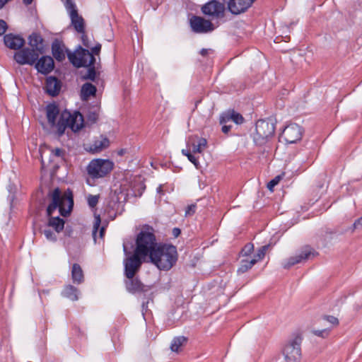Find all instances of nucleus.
I'll return each mask as SVG.
<instances>
[{
  "mask_svg": "<svg viewBox=\"0 0 362 362\" xmlns=\"http://www.w3.org/2000/svg\"><path fill=\"white\" fill-rule=\"evenodd\" d=\"M149 259L160 270L168 271L177 262V248L173 245L160 243Z\"/></svg>",
  "mask_w": 362,
  "mask_h": 362,
  "instance_id": "nucleus-1",
  "label": "nucleus"
},
{
  "mask_svg": "<svg viewBox=\"0 0 362 362\" xmlns=\"http://www.w3.org/2000/svg\"><path fill=\"white\" fill-rule=\"evenodd\" d=\"M135 243L136 247L134 252L145 259L149 258L159 245L157 243L153 228L148 225H145L138 233Z\"/></svg>",
  "mask_w": 362,
  "mask_h": 362,
  "instance_id": "nucleus-2",
  "label": "nucleus"
},
{
  "mask_svg": "<svg viewBox=\"0 0 362 362\" xmlns=\"http://www.w3.org/2000/svg\"><path fill=\"white\" fill-rule=\"evenodd\" d=\"M47 196L50 198L51 202L46 209V215L47 218L46 226L53 228L55 233H59L64 228L65 221L59 216H53L54 212L56 211L57 206H59L61 202L59 188L57 187L54 190L49 192Z\"/></svg>",
  "mask_w": 362,
  "mask_h": 362,
  "instance_id": "nucleus-3",
  "label": "nucleus"
},
{
  "mask_svg": "<svg viewBox=\"0 0 362 362\" xmlns=\"http://www.w3.org/2000/svg\"><path fill=\"white\" fill-rule=\"evenodd\" d=\"M83 118L81 113L75 112L71 115L70 112L65 111L61 114L57 124L58 136L63 135L67 127H69L74 132H77L83 127Z\"/></svg>",
  "mask_w": 362,
  "mask_h": 362,
  "instance_id": "nucleus-4",
  "label": "nucleus"
},
{
  "mask_svg": "<svg viewBox=\"0 0 362 362\" xmlns=\"http://www.w3.org/2000/svg\"><path fill=\"white\" fill-rule=\"evenodd\" d=\"M123 251L126 257L124 259V275L127 279L134 277L140 271L145 258L127 250L125 243L123 244Z\"/></svg>",
  "mask_w": 362,
  "mask_h": 362,
  "instance_id": "nucleus-5",
  "label": "nucleus"
},
{
  "mask_svg": "<svg viewBox=\"0 0 362 362\" xmlns=\"http://www.w3.org/2000/svg\"><path fill=\"white\" fill-rule=\"evenodd\" d=\"M253 139L257 145L265 144L275 132V124L272 120L260 119L256 123Z\"/></svg>",
  "mask_w": 362,
  "mask_h": 362,
  "instance_id": "nucleus-6",
  "label": "nucleus"
},
{
  "mask_svg": "<svg viewBox=\"0 0 362 362\" xmlns=\"http://www.w3.org/2000/svg\"><path fill=\"white\" fill-rule=\"evenodd\" d=\"M302 341V337L297 334L285 344L282 353L286 362H298L300 360Z\"/></svg>",
  "mask_w": 362,
  "mask_h": 362,
  "instance_id": "nucleus-7",
  "label": "nucleus"
},
{
  "mask_svg": "<svg viewBox=\"0 0 362 362\" xmlns=\"http://www.w3.org/2000/svg\"><path fill=\"white\" fill-rule=\"evenodd\" d=\"M70 62L76 67H86L95 64V57L88 49L79 47L74 52H67Z\"/></svg>",
  "mask_w": 362,
  "mask_h": 362,
  "instance_id": "nucleus-8",
  "label": "nucleus"
},
{
  "mask_svg": "<svg viewBox=\"0 0 362 362\" xmlns=\"http://www.w3.org/2000/svg\"><path fill=\"white\" fill-rule=\"evenodd\" d=\"M114 165L110 160L98 158L90 161L87 170L93 178H100L109 174L113 170Z\"/></svg>",
  "mask_w": 362,
  "mask_h": 362,
  "instance_id": "nucleus-9",
  "label": "nucleus"
},
{
  "mask_svg": "<svg viewBox=\"0 0 362 362\" xmlns=\"http://www.w3.org/2000/svg\"><path fill=\"white\" fill-rule=\"evenodd\" d=\"M128 187L132 188L134 196L140 197L145 189L146 186L144 185V182H127L124 185H122V182H115L114 185L110 187V189L112 192H114V194L117 196V200H119L122 197L125 198L127 195H129V192H125V191H128Z\"/></svg>",
  "mask_w": 362,
  "mask_h": 362,
  "instance_id": "nucleus-10",
  "label": "nucleus"
},
{
  "mask_svg": "<svg viewBox=\"0 0 362 362\" xmlns=\"http://www.w3.org/2000/svg\"><path fill=\"white\" fill-rule=\"evenodd\" d=\"M65 8L71 18V25L78 33H85V21L78 13L76 5L74 0H66Z\"/></svg>",
  "mask_w": 362,
  "mask_h": 362,
  "instance_id": "nucleus-11",
  "label": "nucleus"
},
{
  "mask_svg": "<svg viewBox=\"0 0 362 362\" xmlns=\"http://www.w3.org/2000/svg\"><path fill=\"white\" fill-rule=\"evenodd\" d=\"M317 255L318 253L315 252L313 248L309 245H305L301 249L299 254L289 257L283 264V267L286 269H288L296 264L314 258Z\"/></svg>",
  "mask_w": 362,
  "mask_h": 362,
  "instance_id": "nucleus-12",
  "label": "nucleus"
},
{
  "mask_svg": "<svg viewBox=\"0 0 362 362\" xmlns=\"http://www.w3.org/2000/svg\"><path fill=\"white\" fill-rule=\"evenodd\" d=\"M225 11V5L216 0L210 1L202 7V13L212 19L223 18Z\"/></svg>",
  "mask_w": 362,
  "mask_h": 362,
  "instance_id": "nucleus-13",
  "label": "nucleus"
},
{
  "mask_svg": "<svg viewBox=\"0 0 362 362\" xmlns=\"http://www.w3.org/2000/svg\"><path fill=\"white\" fill-rule=\"evenodd\" d=\"M15 61L21 65H33L39 58V53L34 49L23 48L14 54Z\"/></svg>",
  "mask_w": 362,
  "mask_h": 362,
  "instance_id": "nucleus-14",
  "label": "nucleus"
},
{
  "mask_svg": "<svg viewBox=\"0 0 362 362\" xmlns=\"http://www.w3.org/2000/svg\"><path fill=\"white\" fill-rule=\"evenodd\" d=\"M190 26L197 33H206L214 29L213 23L209 20L197 16H193L190 18Z\"/></svg>",
  "mask_w": 362,
  "mask_h": 362,
  "instance_id": "nucleus-15",
  "label": "nucleus"
},
{
  "mask_svg": "<svg viewBox=\"0 0 362 362\" xmlns=\"http://www.w3.org/2000/svg\"><path fill=\"white\" fill-rule=\"evenodd\" d=\"M124 284L126 290L132 293H145L151 288V286L144 284L138 277H132L131 279H124Z\"/></svg>",
  "mask_w": 362,
  "mask_h": 362,
  "instance_id": "nucleus-16",
  "label": "nucleus"
},
{
  "mask_svg": "<svg viewBox=\"0 0 362 362\" xmlns=\"http://www.w3.org/2000/svg\"><path fill=\"white\" fill-rule=\"evenodd\" d=\"M302 135V128L296 124H291L285 127L281 136L287 143L293 144L299 141Z\"/></svg>",
  "mask_w": 362,
  "mask_h": 362,
  "instance_id": "nucleus-17",
  "label": "nucleus"
},
{
  "mask_svg": "<svg viewBox=\"0 0 362 362\" xmlns=\"http://www.w3.org/2000/svg\"><path fill=\"white\" fill-rule=\"evenodd\" d=\"M255 0H230L228 2V11L234 14L238 15L246 11Z\"/></svg>",
  "mask_w": 362,
  "mask_h": 362,
  "instance_id": "nucleus-18",
  "label": "nucleus"
},
{
  "mask_svg": "<svg viewBox=\"0 0 362 362\" xmlns=\"http://www.w3.org/2000/svg\"><path fill=\"white\" fill-rule=\"evenodd\" d=\"M34 64L37 71L42 74L50 73L54 67V60L49 56L42 57Z\"/></svg>",
  "mask_w": 362,
  "mask_h": 362,
  "instance_id": "nucleus-19",
  "label": "nucleus"
},
{
  "mask_svg": "<svg viewBox=\"0 0 362 362\" xmlns=\"http://www.w3.org/2000/svg\"><path fill=\"white\" fill-rule=\"evenodd\" d=\"M5 45L11 49H20L25 44V40L20 35L12 33L6 34L4 37Z\"/></svg>",
  "mask_w": 362,
  "mask_h": 362,
  "instance_id": "nucleus-20",
  "label": "nucleus"
},
{
  "mask_svg": "<svg viewBox=\"0 0 362 362\" xmlns=\"http://www.w3.org/2000/svg\"><path fill=\"white\" fill-rule=\"evenodd\" d=\"M110 146V141L106 136L101 135L94 140L86 149L92 153H98L107 148Z\"/></svg>",
  "mask_w": 362,
  "mask_h": 362,
  "instance_id": "nucleus-21",
  "label": "nucleus"
},
{
  "mask_svg": "<svg viewBox=\"0 0 362 362\" xmlns=\"http://www.w3.org/2000/svg\"><path fill=\"white\" fill-rule=\"evenodd\" d=\"M233 121L237 124H241L244 122L245 119L240 113L233 110H229L223 112L220 117V124H223Z\"/></svg>",
  "mask_w": 362,
  "mask_h": 362,
  "instance_id": "nucleus-22",
  "label": "nucleus"
},
{
  "mask_svg": "<svg viewBox=\"0 0 362 362\" xmlns=\"http://www.w3.org/2000/svg\"><path fill=\"white\" fill-rule=\"evenodd\" d=\"M59 115V106L55 103H50L46 106V116L48 123L51 127H56V119Z\"/></svg>",
  "mask_w": 362,
  "mask_h": 362,
  "instance_id": "nucleus-23",
  "label": "nucleus"
},
{
  "mask_svg": "<svg viewBox=\"0 0 362 362\" xmlns=\"http://www.w3.org/2000/svg\"><path fill=\"white\" fill-rule=\"evenodd\" d=\"M61 82L54 76H49L46 79V91L52 95L56 96L59 93Z\"/></svg>",
  "mask_w": 362,
  "mask_h": 362,
  "instance_id": "nucleus-24",
  "label": "nucleus"
},
{
  "mask_svg": "<svg viewBox=\"0 0 362 362\" xmlns=\"http://www.w3.org/2000/svg\"><path fill=\"white\" fill-rule=\"evenodd\" d=\"M52 52L54 57L58 62H62L65 59V47L59 41L55 40L52 45ZM69 52L66 50V52Z\"/></svg>",
  "mask_w": 362,
  "mask_h": 362,
  "instance_id": "nucleus-25",
  "label": "nucleus"
},
{
  "mask_svg": "<svg viewBox=\"0 0 362 362\" xmlns=\"http://www.w3.org/2000/svg\"><path fill=\"white\" fill-rule=\"evenodd\" d=\"M71 279L74 284H81L84 281L83 272L81 266L74 263L71 269Z\"/></svg>",
  "mask_w": 362,
  "mask_h": 362,
  "instance_id": "nucleus-26",
  "label": "nucleus"
},
{
  "mask_svg": "<svg viewBox=\"0 0 362 362\" xmlns=\"http://www.w3.org/2000/svg\"><path fill=\"white\" fill-rule=\"evenodd\" d=\"M42 42L43 39L37 33H33L29 37V45L32 47V49H34L39 54L42 53Z\"/></svg>",
  "mask_w": 362,
  "mask_h": 362,
  "instance_id": "nucleus-27",
  "label": "nucleus"
},
{
  "mask_svg": "<svg viewBox=\"0 0 362 362\" xmlns=\"http://www.w3.org/2000/svg\"><path fill=\"white\" fill-rule=\"evenodd\" d=\"M97 91L96 87L90 83H86L81 87V98L87 100L90 96H94Z\"/></svg>",
  "mask_w": 362,
  "mask_h": 362,
  "instance_id": "nucleus-28",
  "label": "nucleus"
},
{
  "mask_svg": "<svg viewBox=\"0 0 362 362\" xmlns=\"http://www.w3.org/2000/svg\"><path fill=\"white\" fill-rule=\"evenodd\" d=\"M78 289L70 284L66 286L62 291V296L72 301H76L78 299Z\"/></svg>",
  "mask_w": 362,
  "mask_h": 362,
  "instance_id": "nucleus-29",
  "label": "nucleus"
},
{
  "mask_svg": "<svg viewBox=\"0 0 362 362\" xmlns=\"http://www.w3.org/2000/svg\"><path fill=\"white\" fill-rule=\"evenodd\" d=\"M101 219L100 215H95V221L93 224V238L94 241L96 242L97 233L99 230V236L100 238H103L105 235V226H101Z\"/></svg>",
  "mask_w": 362,
  "mask_h": 362,
  "instance_id": "nucleus-30",
  "label": "nucleus"
},
{
  "mask_svg": "<svg viewBox=\"0 0 362 362\" xmlns=\"http://www.w3.org/2000/svg\"><path fill=\"white\" fill-rule=\"evenodd\" d=\"M188 339L184 336L174 337L171 344L170 349L173 352H179L180 346L185 345L187 342Z\"/></svg>",
  "mask_w": 362,
  "mask_h": 362,
  "instance_id": "nucleus-31",
  "label": "nucleus"
},
{
  "mask_svg": "<svg viewBox=\"0 0 362 362\" xmlns=\"http://www.w3.org/2000/svg\"><path fill=\"white\" fill-rule=\"evenodd\" d=\"M68 199H69V209H66L63 206V199L62 197V192H60V202H60L59 206H57V209H59V214L63 217L69 216L72 211V209H73L74 200H73L72 197H69Z\"/></svg>",
  "mask_w": 362,
  "mask_h": 362,
  "instance_id": "nucleus-32",
  "label": "nucleus"
},
{
  "mask_svg": "<svg viewBox=\"0 0 362 362\" xmlns=\"http://www.w3.org/2000/svg\"><path fill=\"white\" fill-rule=\"evenodd\" d=\"M257 262V259L253 258L250 260L248 259H243L241 261L240 267L238 269V273L243 274L247 272L249 269H250L253 265H255Z\"/></svg>",
  "mask_w": 362,
  "mask_h": 362,
  "instance_id": "nucleus-33",
  "label": "nucleus"
},
{
  "mask_svg": "<svg viewBox=\"0 0 362 362\" xmlns=\"http://www.w3.org/2000/svg\"><path fill=\"white\" fill-rule=\"evenodd\" d=\"M207 141L204 138H199L197 144H192V153H201L204 149L206 147Z\"/></svg>",
  "mask_w": 362,
  "mask_h": 362,
  "instance_id": "nucleus-34",
  "label": "nucleus"
},
{
  "mask_svg": "<svg viewBox=\"0 0 362 362\" xmlns=\"http://www.w3.org/2000/svg\"><path fill=\"white\" fill-rule=\"evenodd\" d=\"M293 177V173L288 168V165L286 166L284 170L279 175L276 176L271 181H280L283 179L285 180H291Z\"/></svg>",
  "mask_w": 362,
  "mask_h": 362,
  "instance_id": "nucleus-35",
  "label": "nucleus"
},
{
  "mask_svg": "<svg viewBox=\"0 0 362 362\" xmlns=\"http://www.w3.org/2000/svg\"><path fill=\"white\" fill-rule=\"evenodd\" d=\"M335 234H337V230L327 228L320 237V239L322 241V245L325 246L327 243L332 239L333 235Z\"/></svg>",
  "mask_w": 362,
  "mask_h": 362,
  "instance_id": "nucleus-36",
  "label": "nucleus"
},
{
  "mask_svg": "<svg viewBox=\"0 0 362 362\" xmlns=\"http://www.w3.org/2000/svg\"><path fill=\"white\" fill-rule=\"evenodd\" d=\"M100 107H96L88 111L87 119L91 123H95L99 118Z\"/></svg>",
  "mask_w": 362,
  "mask_h": 362,
  "instance_id": "nucleus-37",
  "label": "nucleus"
},
{
  "mask_svg": "<svg viewBox=\"0 0 362 362\" xmlns=\"http://www.w3.org/2000/svg\"><path fill=\"white\" fill-rule=\"evenodd\" d=\"M40 232L45 235L46 238L48 240L52 242H56L57 240V237L56 235L57 233L51 230V229L49 227H47L45 226V228H40Z\"/></svg>",
  "mask_w": 362,
  "mask_h": 362,
  "instance_id": "nucleus-38",
  "label": "nucleus"
},
{
  "mask_svg": "<svg viewBox=\"0 0 362 362\" xmlns=\"http://www.w3.org/2000/svg\"><path fill=\"white\" fill-rule=\"evenodd\" d=\"M88 69L87 74L85 76H83V79L95 81V76H96V72H95L96 67L95 66L94 64H93L90 66H88Z\"/></svg>",
  "mask_w": 362,
  "mask_h": 362,
  "instance_id": "nucleus-39",
  "label": "nucleus"
},
{
  "mask_svg": "<svg viewBox=\"0 0 362 362\" xmlns=\"http://www.w3.org/2000/svg\"><path fill=\"white\" fill-rule=\"evenodd\" d=\"M270 246H271L270 244H268V245H263L259 248V250H257V252L255 255V259H257V262L259 260L262 259L264 257L265 254H266L267 251L268 250V249L270 247Z\"/></svg>",
  "mask_w": 362,
  "mask_h": 362,
  "instance_id": "nucleus-40",
  "label": "nucleus"
},
{
  "mask_svg": "<svg viewBox=\"0 0 362 362\" xmlns=\"http://www.w3.org/2000/svg\"><path fill=\"white\" fill-rule=\"evenodd\" d=\"M254 250V245L252 243H247L242 249L240 253L243 256L250 255Z\"/></svg>",
  "mask_w": 362,
  "mask_h": 362,
  "instance_id": "nucleus-41",
  "label": "nucleus"
},
{
  "mask_svg": "<svg viewBox=\"0 0 362 362\" xmlns=\"http://www.w3.org/2000/svg\"><path fill=\"white\" fill-rule=\"evenodd\" d=\"M99 195L89 194L88 197V204L90 208H94L98 203Z\"/></svg>",
  "mask_w": 362,
  "mask_h": 362,
  "instance_id": "nucleus-42",
  "label": "nucleus"
},
{
  "mask_svg": "<svg viewBox=\"0 0 362 362\" xmlns=\"http://www.w3.org/2000/svg\"><path fill=\"white\" fill-rule=\"evenodd\" d=\"M197 205L195 204H192L188 205L185 210V216H191L194 215L196 212Z\"/></svg>",
  "mask_w": 362,
  "mask_h": 362,
  "instance_id": "nucleus-43",
  "label": "nucleus"
},
{
  "mask_svg": "<svg viewBox=\"0 0 362 362\" xmlns=\"http://www.w3.org/2000/svg\"><path fill=\"white\" fill-rule=\"evenodd\" d=\"M313 333L317 337L326 338L329 335V330L327 329H324L322 330H313Z\"/></svg>",
  "mask_w": 362,
  "mask_h": 362,
  "instance_id": "nucleus-44",
  "label": "nucleus"
},
{
  "mask_svg": "<svg viewBox=\"0 0 362 362\" xmlns=\"http://www.w3.org/2000/svg\"><path fill=\"white\" fill-rule=\"evenodd\" d=\"M323 319L331 323L332 325H337L339 324V320L337 317L332 315H325Z\"/></svg>",
  "mask_w": 362,
  "mask_h": 362,
  "instance_id": "nucleus-45",
  "label": "nucleus"
},
{
  "mask_svg": "<svg viewBox=\"0 0 362 362\" xmlns=\"http://www.w3.org/2000/svg\"><path fill=\"white\" fill-rule=\"evenodd\" d=\"M101 49V45L100 43H98L95 45L93 47L91 48V52L92 54L94 55H99Z\"/></svg>",
  "mask_w": 362,
  "mask_h": 362,
  "instance_id": "nucleus-46",
  "label": "nucleus"
},
{
  "mask_svg": "<svg viewBox=\"0 0 362 362\" xmlns=\"http://www.w3.org/2000/svg\"><path fill=\"white\" fill-rule=\"evenodd\" d=\"M52 153L57 157H62L64 154V151L61 148H56L52 150Z\"/></svg>",
  "mask_w": 362,
  "mask_h": 362,
  "instance_id": "nucleus-47",
  "label": "nucleus"
},
{
  "mask_svg": "<svg viewBox=\"0 0 362 362\" xmlns=\"http://www.w3.org/2000/svg\"><path fill=\"white\" fill-rule=\"evenodd\" d=\"M7 29V24L4 21L0 19V35H2L5 33Z\"/></svg>",
  "mask_w": 362,
  "mask_h": 362,
  "instance_id": "nucleus-48",
  "label": "nucleus"
},
{
  "mask_svg": "<svg viewBox=\"0 0 362 362\" xmlns=\"http://www.w3.org/2000/svg\"><path fill=\"white\" fill-rule=\"evenodd\" d=\"M187 158L189 159V160L190 162H192L196 166V168H198V166H199L198 159L192 153L190 154H189V156H187Z\"/></svg>",
  "mask_w": 362,
  "mask_h": 362,
  "instance_id": "nucleus-49",
  "label": "nucleus"
},
{
  "mask_svg": "<svg viewBox=\"0 0 362 362\" xmlns=\"http://www.w3.org/2000/svg\"><path fill=\"white\" fill-rule=\"evenodd\" d=\"M81 34H82L81 39H82L83 45L85 47H86L87 48H90V43L88 42V36L86 35H85V33H81Z\"/></svg>",
  "mask_w": 362,
  "mask_h": 362,
  "instance_id": "nucleus-50",
  "label": "nucleus"
},
{
  "mask_svg": "<svg viewBox=\"0 0 362 362\" xmlns=\"http://www.w3.org/2000/svg\"><path fill=\"white\" fill-rule=\"evenodd\" d=\"M8 191L10 192V193L14 194L16 193L18 187L14 182H12L8 185Z\"/></svg>",
  "mask_w": 362,
  "mask_h": 362,
  "instance_id": "nucleus-51",
  "label": "nucleus"
},
{
  "mask_svg": "<svg viewBox=\"0 0 362 362\" xmlns=\"http://www.w3.org/2000/svg\"><path fill=\"white\" fill-rule=\"evenodd\" d=\"M353 227L354 229L361 228L362 227V216L355 221Z\"/></svg>",
  "mask_w": 362,
  "mask_h": 362,
  "instance_id": "nucleus-52",
  "label": "nucleus"
},
{
  "mask_svg": "<svg viewBox=\"0 0 362 362\" xmlns=\"http://www.w3.org/2000/svg\"><path fill=\"white\" fill-rule=\"evenodd\" d=\"M279 182H267V188L271 192H274V188Z\"/></svg>",
  "mask_w": 362,
  "mask_h": 362,
  "instance_id": "nucleus-53",
  "label": "nucleus"
},
{
  "mask_svg": "<svg viewBox=\"0 0 362 362\" xmlns=\"http://www.w3.org/2000/svg\"><path fill=\"white\" fill-rule=\"evenodd\" d=\"M231 129V125H227L226 124H222L221 130L224 134H228Z\"/></svg>",
  "mask_w": 362,
  "mask_h": 362,
  "instance_id": "nucleus-54",
  "label": "nucleus"
},
{
  "mask_svg": "<svg viewBox=\"0 0 362 362\" xmlns=\"http://www.w3.org/2000/svg\"><path fill=\"white\" fill-rule=\"evenodd\" d=\"M181 233V230L179 228H174L172 234L175 238L178 237Z\"/></svg>",
  "mask_w": 362,
  "mask_h": 362,
  "instance_id": "nucleus-55",
  "label": "nucleus"
},
{
  "mask_svg": "<svg viewBox=\"0 0 362 362\" xmlns=\"http://www.w3.org/2000/svg\"><path fill=\"white\" fill-rule=\"evenodd\" d=\"M157 192L158 194H160V195H163L164 194V190H163V185H160L158 188H157Z\"/></svg>",
  "mask_w": 362,
  "mask_h": 362,
  "instance_id": "nucleus-56",
  "label": "nucleus"
},
{
  "mask_svg": "<svg viewBox=\"0 0 362 362\" xmlns=\"http://www.w3.org/2000/svg\"><path fill=\"white\" fill-rule=\"evenodd\" d=\"M199 53H200V54L202 56L205 57V56H206L208 54L209 49H201Z\"/></svg>",
  "mask_w": 362,
  "mask_h": 362,
  "instance_id": "nucleus-57",
  "label": "nucleus"
},
{
  "mask_svg": "<svg viewBox=\"0 0 362 362\" xmlns=\"http://www.w3.org/2000/svg\"><path fill=\"white\" fill-rule=\"evenodd\" d=\"M182 153L184 156H187H187H189V154H190V153H191V152H190L189 150H187V149H182Z\"/></svg>",
  "mask_w": 362,
  "mask_h": 362,
  "instance_id": "nucleus-58",
  "label": "nucleus"
},
{
  "mask_svg": "<svg viewBox=\"0 0 362 362\" xmlns=\"http://www.w3.org/2000/svg\"><path fill=\"white\" fill-rule=\"evenodd\" d=\"M349 182L345 183L341 186V189L345 188L346 190L349 189Z\"/></svg>",
  "mask_w": 362,
  "mask_h": 362,
  "instance_id": "nucleus-59",
  "label": "nucleus"
},
{
  "mask_svg": "<svg viewBox=\"0 0 362 362\" xmlns=\"http://www.w3.org/2000/svg\"><path fill=\"white\" fill-rule=\"evenodd\" d=\"M33 1V0H23V4L27 6L31 4Z\"/></svg>",
  "mask_w": 362,
  "mask_h": 362,
  "instance_id": "nucleus-60",
  "label": "nucleus"
},
{
  "mask_svg": "<svg viewBox=\"0 0 362 362\" xmlns=\"http://www.w3.org/2000/svg\"><path fill=\"white\" fill-rule=\"evenodd\" d=\"M124 154V150H120L119 152V155L122 156Z\"/></svg>",
  "mask_w": 362,
  "mask_h": 362,
  "instance_id": "nucleus-61",
  "label": "nucleus"
},
{
  "mask_svg": "<svg viewBox=\"0 0 362 362\" xmlns=\"http://www.w3.org/2000/svg\"><path fill=\"white\" fill-rule=\"evenodd\" d=\"M88 184H89L90 186H94L95 185L92 184L91 182H88Z\"/></svg>",
  "mask_w": 362,
  "mask_h": 362,
  "instance_id": "nucleus-62",
  "label": "nucleus"
}]
</instances>
